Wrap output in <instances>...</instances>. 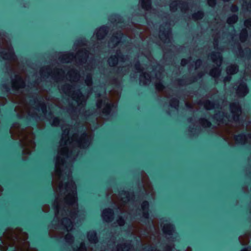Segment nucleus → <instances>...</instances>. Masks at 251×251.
I'll return each instance as SVG.
<instances>
[{"label":"nucleus","mask_w":251,"mask_h":251,"mask_svg":"<svg viewBox=\"0 0 251 251\" xmlns=\"http://www.w3.org/2000/svg\"><path fill=\"white\" fill-rule=\"evenodd\" d=\"M109 46H111V43H109Z\"/></svg>","instance_id":"473e14b6"},{"label":"nucleus","mask_w":251,"mask_h":251,"mask_svg":"<svg viewBox=\"0 0 251 251\" xmlns=\"http://www.w3.org/2000/svg\"><path fill=\"white\" fill-rule=\"evenodd\" d=\"M63 189V186L62 185L60 186V190H62V189Z\"/></svg>","instance_id":"7c9ffc66"},{"label":"nucleus","mask_w":251,"mask_h":251,"mask_svg":"<svg viewBox=\"0 0 251 251\" xmlns=\"http://www.w3.org/2000/svg\"><path fill=\"white\" fill-rule=\"evenodd\" d=\"M107 33V28L106 26H101L97 29L94 35L98 39H102Z\"/></svg>","instance_id":"7ed1b4c3"},{"label":"nucleus","mask_w":251,"mask_h":251,"mask_svg":"<svg viewBox=\"0 0 251 251\" xmlns=\"http://www.w3.org/2000/svg\"><path fill=\"white\" fill-rule=\"evenodd\" d=\"M140 2L142 6L146 9H148L151 6L150 0H140Z\"/></svg>","instance_id":"f8f14e48"},{"label":"nucleus","mask_w":251,"mask_h":251,"mask_svg":"<svg viewBox=\"0 0 251 251\" xmlns=\"http://www.w3.org/2000/svg\"><path fill=\"white\" fill-rule=\"evenodd\" d=\"M63 224L64 225L65 228L67 231H71L73 229V223L68 219H64L63 220Z\"/></svg>","instance_id":"0eeeda50"},{"label":"nucleus","mask_w":251,"mask_h":251,"mask_svg":"<svg viewBox=\"0 0 251 251\" xmlns=\"http://www.w3.org/2000/svg\"><path fill=\"white\" fill-rule=\"evenodd\" d=\"M78 251H86V250L84 248V244H81L80 248L78 249Z\"/></svg>","instance_id":"b1692460"},{"label":"nucleus","mask_w":251,"mask_h":251,"mask_svg":"<svg viewBox=\"0 0 251 251\" xmlns=\"http://www.w3.org/2000/svg\"><path fill=\"white\" fill-rule=\"evenodd\" d=\"M219 72H218L217 74H216V73H214V70H213L211 72V75L214 77L216 76L217 75H219Z\"/></svg>","instance_id":"bb28decb"},{"label":"nucleus","mask_w":251,"mask_h":251,"mask_svg":"<svg viewBox=\"0 0 251 251\" xmlns=\"http://www.w3.org/2000/svg\"><path fill=\"white\" fill-rule=\"evenodd\" d=\"M163 231L166 234H172L174 231V227L171 224H167L163 226Z\"/></svg>","instance_id":"423d86ee"},{"label":"nucleus","mask_w":251,"mask_h":251,"mask_svg":"<svg viewBox=\"0 0 251 251\" xmlns=\"http://www.w3.org/2000/svg\"><path fill=\"white\" fill-rule=\"evenodd\" d=\"M148 206L149 203L147 201H145L142 204V208L144 210L148 208Z\"/></svg>","instance_id":"6ab92c4d"},{"label":"nucleus","mask_w":251,"mask_h":251,"mask_svg":"<svg viewBox=\"0 0 251 251\" xmlns=\"http://www.w3.org/2000/svg\"><path fill=\"white\" fill-rule=\"evenodd\" d=\"M248 249H244L243 250H242L241 251H247Z\"/></svg>","instance_id":"2f4dec72"},{"label":"nucleus","mask_w":251,"mask_h":251,"mask_svg":"<svg viewBox=\"0 0 251 251\" xmlns=\"http://www.w3.org/2000/svg\"><path fill=\"white\" fill-rule=\"evenodd\" d=\"M187 63V60L185 59H183L181 60V64L182 65L184 66Z\"/></svg>","instance_id":"a878e982"},{"label":"nucleus","mask_w":251,"mask_h":251,"mask_svg":"<svg viewBox=\"0 0 251 251\" xmlns=\"http://www.w3.org/2000/svg\"><path fill=\"white\" fill-rule=\"evenodd\" d=\"M245 25L246 26H251V19L246 20L245 22Z\"/></svg>","instance_id":"4be33fe9"},{"label":"nucleus","mask_w":251,"mask_h":251,"mask_svg":"<svg viewBox=\"0 0 251 251\" xmlns=\"http://www.w3.org/2000/svg\"><path fill=\"white\" fill-rule=\"evenodd\" d=\"M117 223L118 225L121 226L124 225L125 221L122 218H119V219L117 220Z\"/></svg>","instance_id":"a211bd4d"},{"label":"nucleus","mask_w":251,"mask_h":251,"mask_svg":"<svg viewBox=\"0 0 251 251\" xmlns=\"http://www.w3.org/2000/svg\"><path fill=\"white\" fill-rule=\"evenodd\" d=\"M64 189L68 192L66 198V201L70 204L75 203L77 201L76 186L75 183L72 180L69 181Z\"/></svg>","instance_id":"f257e3e1"},{"label":"nucleus","mask_w":251,"mask_h":251,"mask_svg":"<svg viewBox=\"0 0 251 251\" xmlns=\"http://www.w3.org/2000/svg\"><path fill=\"white\" fill-rule=\"evenodd\" d=\"M208 3L211 6H213L216 3V0H208Z\"/></svg>","instance_id":"aec40b11"},{"label":"nucleus","mask_w":251,"mask_h":251,"mask_svg":"<svg viewBox=\"0 0 251 251\" xmlns=\"http://www.w3.org/2000/svg\"><path fill=\"white\" fill-rule=\"evenodd\" d=\"M230 109L233 114V119L235 120V116H238L241 113V108L238 103H234L230 105Z\"/></svg>","instance_id":"20e7f679"},{"label":"nucleus","mask_w":251,"mask_h":251,"mask_svg":"<svg viewBox=\"0 0 251 251\" xmlns=\"http://www.w3.org/2000/svg\"><path fill=\"white\" fill-rule=\"evenodd\" d=\"M70 238H72V236L68 234L66 236L65 239L67 241H69Z\"/></svg>","instance_id":"cd10ccee"},{"label":"nucleus","mask_w":251,"mask_h":251,"mask_svg":"<svg viewBox=\"0 0 251 251\" xmlns=\"http://www.w3.org/2000/svg\"><path fill=\"white\" fill-rule=\"evenodd\" d=\"M113 215V211L110 209H106L102 212V218L106 222L111 220Z\"/></svg>","instance_id":"39448f33"},{"label":"nucleus","mask_w":251,"mask_h":251,"mask_svg":"<svg viewBox=\"0 0 251 251\" xmlns=\"http://www.w3.org/2000/svg\"><path fill=\"white\" fill-rule=\"evenodd\" d=\"M59 157H60L58 156L56 158V163H55V168L56 169H58L59 168Z\"/></svg>","instance_id":"5701e85b"},{"label":"nucleus","mask_w":251,"mask_h":251,"mask_svg":"<svg viewBox=\"0 0 251 251\" xmlns=\"http://www.w3.org/2000/svg\"><path fill=\"white\" fill-rule=\"evenodd\" d=\"M151 80V77L148 74H144L140 76V82L143 84H147Z\"/></svg>","instance_id":"6e6552de"},{"label":"nucleus","mask_w":251,"mask_h":251,"mask_svg":"<svg viewBox=\"0 0 251 251\" xmlns=\"http://www.w3.org/2000/svg\"><path fill=\"white\" fill-rule=\"evenodd\" d=\"M172 4H171V5L170 6V7H171V8H172Z\"/></svg>","instance_id":"72a5a7b5"},{"label":"nucleus","mask_w":251,"mask_h":251,"mask_svg":"<svg viewBox=\"0 0 251 251\" xmlns=\"http://www.w3.org/2000/svg\"><path fill=\"white\" fill-rule=\"evenodd\" d=\"M88 239L91 243H96L97 241L96 233L95 231H91L88 233Z\"/></svg>","instance_id":"1a4fd4ad"},{"label":"nucleus","mask_w":251,"mask_h":251,"mask_svg":"<svg viewBox=\"0 0 251 251\" xmlns=\"http://www.w3.org/2000/svg\"><path fill=\"white\" fill-rule=\"evenodd\" d=\"M118 251H128L130 249V245H120L118 246Z\"/></svg>","instance_id":"2eb2a0df"},{"label":"nucleus","mask_w":251,"mask_h":251,"mask_svg":"<svg viewBox=\"0 0 251 251\" xmlns=\"http://www.w3.org/2000/svg\"><path fill=\"white\" fill-rule=\"evenodd\" d=\"M118 61V57L117 56L111 57L108 59V64L110 66H113L116 65Z\"/></svg>","instance_id":"dca6fc26"},{"label":"nucleus","mask_w":251,"mask_h":251,"mask_svg":"<svg viewBox=\"0 0 251 251\" xmlns=\"http://www.w3.org/2000/svg\"><path fill=\"white\" fill-rule=\"evenodd\" d=\"M14 55L13 50L12 49H10L8 53H4L2 52L0 56H1L2 58L4 59H11Z\"/></svg>","instance_id":"9d476101"},{"label":"nucleus","mask_w":251,"mask_h":251,"mask_svg":"<svg viewBox=\"0 0 251 251\" xmlns=\"http://www.w3.org/2000/svg\"><path fill=\"white\" fill-rule=\"evenodd\" d=\"M238 18L236 15H233L229 17L227 19V23L229 24H232L237 21Z\"/></svg>","instance_id":"f3484780"},{"label":"nucleus","mask_w":251,"mask_h":251,"mask_svg":"<svg viewBox=\"0 0 251 251\" xmlns=\"http://www.w3.org/2000/svg\"><path fill=\"white\" fill-rule=\"evenodd\" d=\"M246 139V135L245 134H240L235 136V139L238 143H244Z\"/></svg>","instance_id":"9b49d317"},{"label":"nucleus","mask_w":251,"mask_h":251,"mask_svg":"<svg viewBox=\"0 0 251 251\" xmlns=\"http://www.w3.org/2000/svg\"><path fill=\"white\" fill-rule=\"evenodd\" d=\"M237 93L239 96H244L248 93V89L244 82H241L237 89Z\"/></svg>","instance_id":"f03ea898"},{"label":"nucleus","mask_w":251,"mask_h":251,"mask_svg":"<svg viewBox=\"0 0 251 251\" xmlns=\"http://www.w3.org/2000/svg\"><path fill=\"white\" fill-rule=\"evenodd\" d=\"M120 41V39L118 37H116V38H113L112 41H111V42H114L116 44L119 43Z\"/></svg>","instance_id":"393cba45"},{"label":"nucleus","mask_w":251,"mask_h":251,"mask_svg":"<svg viewBox=\"0 0 251 251\" xmlns=\"http://www.w3.org/2000/svg\"><path fill=\"white\" fill-rule=\"evenodd\" d=\"M156 87L157 89H160L161 88V84H157L156 85Z\"/></svg>","instance_id":"c85d7f7f"},{"label":"nucleus","mask_w":251,"mask_h":251,"mask_svg":"<svg viewBox=\"0 0 251 251\" xmlns=\"http://www.w3.org/2000/svg\"><path fill=\"white\" fill-rule=\"evenodd\" d=\"M238 68L236 65H232L228 67L227 68V73L228 74H234L238 71Z\"/></svg>","instance_id":"ddd939ff"},{"label":"nucleus","mask_w":251,"mask_h":251,"mask_svg":"<svg viewBox=\"0 0 251 251\" xmlns=\"http://www.w3.org/2000/svg\"><path fill=\"white\" fill-rule=\"evenodd\" d=\"M205 108H206V109H210V108H211V107H212L211 106H207L206 105V104L205 105Z\"/></svg>","instance_id":"c756f323"},{"label":"nucleus","mask_w":251,"mask_h":251,"mask_svg":"<svg viewBox=\"0 0 251 251\" xmlns=\"http://www.w3.org/2000/svg\"><path fill=\"white\" fill-rule=\"evenodd\" d=\"M211 58L214 62H219L220 64L221 63L222 58L220 54H213L211 55ZM216 63L218 64V62Z\"/></svg>","instance_id":"4468645a"},{"label":"nucleus","mask_w":251,"mask_h":251,"mask_svg":"<svg viewBox=\"0 0 251 251\" xmlns=\"http://www.w3.org/2000/svg\"><path fill=\"white\" fill-rule=\"evenodd\" d=\"M59 119L58 118H54L53 119V122H52V125H54V126H57L59 124Z\"/></svg>","instance_id":"412c9836"}]
</instances>
